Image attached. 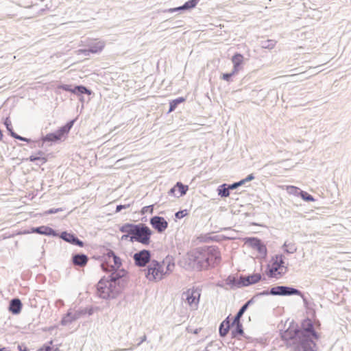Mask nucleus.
Listing matches in <instances>:
<instances>
[{
    "label": "nucleus",
    "instance_id": "obj_1",
    "mask_svg": "<svg viewBox=\"0 0 351 351\" xmlns=\"http://www.w3.org/2000/svg\"><path fill=\"white\" fill-rule=\"evenodd\" d=\"M184 261L186 269L201 271L218 264L221 261V254L215 246L198 247L188 252Z\"/></svg>",
    "mask_w": 351,
    "mask_h": 351
},
{
    "label": "nucleus",
    "instance_id": "obj_2",
    "mask_svg": "<svg viewBox=\"0 0 351 351\" xmlns=\"http://www.w3.org/2000/svg\"><path fill=\"white\" fill-rule=\"evenodd\" d=\"M119 231L131 234V242L136 241L145 245H148L151 242L152 231L145 223H125L119 227Z\"/></svg>",
    "mask_w": 351,
    "mask_h": 351
},
{
    "label": "nucleus",
    "instance_id": "obj_3",
    "mask_svg": "<svg viewBox=\"0 0 351 351\" xmlns=\"http://www.w3.org/2000/svg\"><path fill=\"white\" fill-rule=\"evenodd\" d=\"M120 293V287H114L108 280L104 278L100 279L97 285V294L102 299H114L117 298Z\"/></svg>",
    "mask_w": 351,
    "mask_h": 351
},
{
    "label": "nucleus",
    "instance_id": "obj_4",
    "mask_svg": "<svg viewBox=\"0 0 351 351\" xmlns=\"http://www.w3.org/2000/svg\"><path fill=\"white\" fill-rule=\"evenodd\" d=\"M318 339L299 334L292 346L293 351H317L315 341Z\"/></svg>",
    "mask_w": 351,
    "mask_h": 351
},
{
    "label": "nucleus",
    "instance_id": "obj_5",
    "mask_svg": "<svg viewBox=\"0 0 351 351\" xmlns=\"http://www.w3.org/2000/svg\"><path fill=\"white\" fill-rule=\"evenodd\" d=\"M165 275L163 265L156 260H152L145 270V276L149 281L160 280Z\"/></svg>",
    "mask_w": 351,
    "mask_h": 351
},
{
    "label": "nucleus",
    "instance_id": "obj_6",
    "mask_svg": "<svg viewBox=\"0 0 351 351\" xmlns=\"http://www.w3.org/2000/svg\"><path fill=\"white\" fill-rule=\"evenodd\" d=\"M284 256L282 254H277L272 257L271 267L269 269L267 275L270 278H275L278 274L282 276L287 271V267H285Z\"/></svg>",
    "mask_w": 351,
    "mask_h": 351
},
{
    "label": "nucleus",
    "instance_id": "obj_7",
    "mask_svg": "<svg viewBox=\"0 0 351 351\" xmlns=\"http://www.w3.org/2000/svg\"><path fill=\"white\" fill-rule=\"evenodd\" d=\"M75 121V119L70 120L64 125L60 128L56 132L46 134L43 138V141L44 142H57L60 141L64 135L69 132Z\"/></svg>",
    "mask_w": 351,
    "mask_h": 351
},
{
    "label": "nucleus",
    "instance_id": "obj_8",
    "mask_svg": "<svg viewBox=\"0 0 351 351\" xmlns=\"http://www.w3.org/2000/svg\"><path fill=\"white\" fill-rule=\"evenodd\" d=\"M126 274L127 271L125 269H116L115 271L110 274L107 280H108V281L114 286V287H120L121 291L126 283Z\"/></svg>",
    "mask_w": 351,
    "mask_h": 351
},
{
    "label": "nucleus",
    "instance_id": "obj_9",
    "mask_svg": "<svg viewBox=\"0 0 351 351\" xmlns=\"http://www.w3.org/2000/svg\"><path fill=\"white\" fill-rule=\"evenodd\" d=\"M298 332L300 335H304L307 337H313L314 339H319V335L314 328V324L312 320L309 318H306L302 320L301 326L298 327Z\"/></svg>",
    "mask_w": 351,
    "mask_h": 351
},
{
    "label": "nucleus",
    "instance_id": "obj_10",
    "mask_svg": "<svg viewBox=\"0 0 351 351\" xmlns=\"http://www.w3.org/2000/svg\"><path fill=\"white\" fill-rule=\"evenodd\" d=\"M202 289L199 287L189 289L182 293V298L184 299L189 305L197 306L199 302Z\"/></svg>",
    "mask_w": 351,
    "mask_h": 351
},
{
    "label": "nucleus",
    "instance_id": "obj_11",
    "mask_svg": "<svg viewBox=\"0 0 351 351\" xmlns=\"http://www.w3.org/2000/svg\"><path fill=\"white\" fill-rule=\"evenodd\" d=\"M272 295L289 296L300 295L301 291L292 287L279 285L271 288Z\"/></svg>",
    "mask_w": 351,
    "mask_h": 351
},
{
    "label": "nucleus",
    "instance_id": "obj_12",
    "mask_svg": "<svg viewBox=\"0 0 351 351\" xmlns=\"http://www.w3.org/2000/svg\"><path fill=\"white\" fill-rule=\"evenodd\" d=\"M298 335V325L294 326L293 324L287 330L280 332L282 339L287 341V344L291 346H293Z\"/></svg>",
    "mask_w": 351,
    "mask_h": 351
},
{
    "label": "nucleus",
    "instance_id": "obj_13",
    "mask_svg": "<svg viewBox=\"0 0 351 351\" xmlns=\"http://www.w3.org/2000/svg\"><path fill=\"white\" fill-rule=\"evenodd\" d=\"M151 252L148 250H142L133 255L135 265L141 267H145L147 264L150 263L152 261L151 260Z\"/></svg>",
    "mask_w": 351,
    "mask_h": 351
},
{
    "label": "nucleus",
    "instance_id": "obj_14",
    "mask_svg": "<svg viewBox=\"0 0 351 351\" xmlns=\"http://www.w3.org/2000/svg\"><path fill=\"white\" fill-rule=\"evenodd\" d=\"M245 243L256 250L260 254L267 255V247L261 239L256 237H247L245 239Z\"/></svg>",
    "mask_w": 351,
    "mask_h": 351
},
{
    "label": "nucleus",
    "instance_id": "obj_15",
    "mask_svg": "<svg viewBox=\"0 0 351 351\" xmlns=\"http://www.w3.org/2000/svg\"><path fill=\"white\" fill-rule=\"evenodd\" d=\"M149 223L158 232H163L168 227V222L160 216H154L150 218Z\"/></svg>",
    "mask_w": 351,
    "mask_h": 351
},
{
    "label": "nucleus",
    "instance_id": "obj_16",
    "mask_svg": "<svg viewBox=\"0 0 351 351\" xmlns=\"http://www.w3.org/2000/svg\"><path fill=\"white\" fill-rule=\"evenodd\" d=\"M59 237L63 241L70 244L77 245L81 247H83L84 246V243L82 240L79 239L73 233L63 231L61 232Z\"/></svg>",
    "mask_w": 351,
    "mask_h": 351
},
{
    "label": "nucleus",
    "instance_id": "obj_17",
    "mask_svg": "<svg viewBox=\"0 0 351 351\" xmlns=\"http://www.w3.org/2000/svg\"><path fill=\"white\" fill-rule=\"evenodd\" d=\"M105 47V42L102 40L99 41H94L93 43H90L88 45L87 49H82L80 51H82L84 55L87 56L89 55L90 53H97L103 50V49Z\"/></svg>",
    "mask_w": 351,
    "mask_h": 351
},
{
    "label": "nucleus",
    "instance_id": "obj_18",
    "mask_svg": "<svg viewBox=\"0 0 351 351\" xmlns=\"http://www.w3.org/2000/svg\"><path fill=\"white\" fill-rule=\"evenodd\" d=\"M225 281L226 284L230 286V289H232L245 287L243 282L242 275H240L239 278L234 276L230 275L227 277Z\"/></svg>",
    "mask_w": 351,
    "mask_h": 351
},
{
    "label": "nucleus",
    "instance_id": "obj_19",
    "mask_svg": "<svg viewBox=\"0 0 351 351\" xmlns=\"http://www.w3.org/2000/svg\"><path fill=\"white\" fill-rule=\"evenodd\" d=\"M32 232L37 233L39 234L46 235V236H53L58 237V234L54 230L53 228L46 226H41L39 227L32 228Z\"/></svg>",
    "mask_w": 351,
    "mask_h": 351
},
{
    "label": "nucleus",
    "instance_id": "obj_20",
    "mask_svg": "<svg viewBox=\"0 0 351 351\" xmlns=\"http://www.w3.org/2000/svg\"><path fill=\"white\" fill-rule=\"evenodd\" d=\"M23 304L20 299L13 298L10 301L8 310L13 315H18L21 313Z\"/></svg>",
    "mask_w": 351,
    "mask_h": 351
},
{
    "label": "nucleus",
    "instance_id": "obj_21",
    "mask_svg": "<svg viewBox=\"0 0 351 351\" xmlns=\"http://www.w3.org/2000/svg\"><path fill=\"white\" fill-rule=\"evenodd\" d=\"M243 282L244 287H248L258 282L261 279V275L258 273H254L251 275H242Z\"/></svg>",
    "mask_w": 351,
    "mask_h": 351
},
{
    "label": "nucleus",
    "instance_id": "obj_22",
    "mask_svg": "<svg viewBox=\"0 0 351 351\" xmlns=\"http://www.w3.org/2000/svg\"><path fill=\"white\" fill-rule=\"evenodd\" d=\"M88 261V256L84 254H75L72 256V262L73 265L84 267Z\"/></svg>",
    "mask_w": 351,
    "mask_h": 351
},
{
    "label": "nucleus",
    "instance_id": "obj_23",
    "mask_svg": "<svg viewBox=\"0 0 351 351\" xmlns=\"http://www.w3.org/2000/svg\"><path fill=\"white\" fill-rule=\"evenodd\" d=\"M243 58V56L239 53H235L232 57V62L233 63V70L234 71V72L238 73L241 69Z\"/></svg>",
    "mask_w": 351,
    "mask_h": 351
},
{
    "label": "nucleus",
    "instance_id": "obj_24",
    "mask_svg": "<svg viewBox=\"0 0 351 351\" xmlns=\"http://www.w3.org/2000/svg\"><path fill=\"white\" fill-rule=\"evenodd\" d=\"M73 94L82 96L84 94L91 95L92 91L83 85H77L73 87Z\"/></svg>",
    "mask_w": 351,
    "mask_h": 351
},
{
    "label": "nucleus",
    "instance_id": "obj_25",
    "mask_svg": "<svg viewBox=\"0 0 351 351\" xmlns=\"http://www.w3.org/2000/svg\"><path fill=\"white\" fill-rule=\"evenodd\" d=\"M232 325L235 326L234 328L231 331L232 337L234 338L239 335H243L244 332L242 324L241 322L234 323L233 320L232 322Z\"/></svg>",
    "mask_w": 351,
    "mask_h": 351
},
{
    "label": "nucleus",
    "instance_id": "obj_26",
    "mask_svg": "<svg viewBox=\"0 0 351 351\" xmlns=\"http://www.w3.org/2000/svg\"><path fill=\"white\" fill-rule=\"evenodd\" d=\"M230 190L231 189L229 188V184H221L217 189L218 195L221 197H227L230 195Z\"/></svg>",
    "mask_w": 351,
    "mask_h": 351
},
{
    "label": "nucleus",
    "instance_id": "obj_27",
    "mask_svg": "<svg viewBox=\"0 0 351 351\" xmlns=\"http://www.w3.org/2000/svg\"><path fill=\"white\" fill-rule=\"evenodd\" d=\"M77 318V317L76 315H73L71 312H68L66 315L62 317L61 320V324L62 326H66L72 323Z\"/></svg>",
    "mask_w": 351,
    "mask_h": 351
},
{
    "label": "nucleus",
    "instance_id": "obj_28",
    "mask_svg": "<svg viewBox=\"0 0 351 351\" xmlns=\"http://www.w3.org/2000/svg\"><path fill=\"white\" fill-rule=\"evenodd\" d=\"M28 160L31 162H36V164L39 166L44 165L47 161V159L44 156H36L34 155L30 156Z\"/></svg>",
    "mask_w": 351,
    "mask_h": 351
},
{
    "label": "nucleus",
    "instance_id": "obj_29",
    "mask_svg": "<svg viewBox=\"0 0 351 351\" xmlns=\"http://www.w3.org/2000/svg\"><path fill=\"white\" fill-rule=\"evenodd\" d=\"M185 101V99L182 97H178L169 103V112H172L175 110V109L177 108L178 105L184 102Z\"/></svg>",
    "mask_w": 351,
    "mask_h": 351
},
{
    "label": "nucleus",
    "instance_id": "obj_30",
    "mask_svg": "<svg viewBox=\"0 0 351 351\" xmlns=\"http://www.w3.org/2000/svg\"><path fill=\"white\" fill-rule=\"evenodd\" d=\"M176 187L179 193V195L178 197H181V196L184 195L189 189V186L187 185H184L180 182H178L176 184Z\"/></svg>",
    "mask_w": 351,
    "mask_h": 351
},
{
    "label": "nucleus",
    "instance_id": "obj_31",
    "mask_svg": "<svg viewBox=\"0 0 351 351\" xmlns=\"http://www.w3.org/2000/svg\"><path fill=\"white\" fill-rule=\"evenodd\" d=\"M283 248L284 251L287 254H293L297 250L295 244L291 243H287V242L284 243Z\"/></svg>",
    "mask_w": 351,
    "mask_h": 351
},
{
    "label": "nucleus",
    "instance_id": "obj_32",
    "mask_svg": "<svg viewBox=\"0 0 351 351\" xmlns=\"http://www.w3.org/2000/svg\"><path fill=\"white\" fill-rule=\"evenodd\" d=\"M276 42L274 40H267L261 42V47L264 49H273L276 45Z\"/></svg>",
    "mask_w": 351,
    "mask_h": 351
},
{
    "label": "nucleus",
    "instance_id": "obj_33",
    "mask_svg": "<svg viewBox=\"0 0 351 351\" xmlns=\"http://www.w3.org/2000/svg\"><path fill=\"white\" fill-rule=\"evenodd\" d=\"M199 0H189L186 2H185L183 5V8L185 9V10H189L193 8H194L197 3H199Z\"/></svg>",
    "mask_w": 351,
    "mask_h": 351
},
{
    "label": "nucleus",
    "instance_id": "obj_34",
    "mask_svg": "<svg viewBox=\"0 0 351 351\" xmlns=\"http://www.w3.org/2000/svg\"><path fill=\"white\" fill-rule=\"evenodd\" d=\"M299 195L304 201L314 202L315 200V198L311 195H310L306 191H300Z\"/></svg>",
    "mask_w": 351,
    "mask_h": 351
},
{
    "label": "nucleus",
    "instance_id": "obj_35",
    "mask_svg": "<svg viewBox=\"0 0 351 351\" xmlns=\"http://www.w3.org/2000/svg\"><path fill=\"white\" fill-rule=\"evenodd\" d=\"M246 311H247V308L245 307H244L243 306H242L239 308V311L237 313V314L235 315V316L234 317V319H233L234 323L241 322L240 319Z\"/></svg>",
    "mask_w": 351,
    "mask_h": 351
},
{
    "label": "nucleus",
    "instance_id": "obj_36",
    "mask_svg": "<svg viewBox=\"0 0 351 351\" xmlns=\"http://www.w3.org/2000/svg\"><path fill=\"white\" fill-rule=\"evenodd\" d=\"M165 263H167V267H166L167 270H166V271H165V273L166 274L167 272L171 271L173 270V269L174 268L175 264H174V263H171L170 261H169L168 258H167L165 260H164L161 264L163 265Z\"/></svg>",
    "mask_w": 351,
    "mask_h": 351
},
{
    "label": "nucleus",
    "instance_id": "obj_37",
    "mask_svg": "<svg viewBox=\"0 0 351 351\" xmlns=\"http://www.w3.org/2000/svg\"><path fill=\"white\" fill-rule=\"evenodd\" d=\"M11 136L15 139H17V140H19L21 141H24V142H27V143H30L32 141V140L30 138H27L21 136L17 134L14 132H12Z\"/></svg>",
    "mask_w": 351,
    "mask_h": 351
},
{
    "label": "nucleus",
    "instance_id": "obj_38",
    "mask_svg": "<svg viewBox=\"0 0 351 351\" xmlns=\"http://www.w3.org/2000/svg\"><path fill=\"white\" fill-rule=\"evenodd\" d=\"M11 136L15 139H17V140H19L21 141H24V142H27V143H30L32 141V140L30 138H27L21 136L17 134L14 132H12Z\"/></svg>",
    "mask_w": 351,
    "mask_h": 351
},
{
    "label": "nucleus",
    "instance_id": "obj_39",
    "mask_svg": "<svg viewBox=\"0 0 351 351\" xmlns=\"http://www.w3.org/2000/svg\"><path fill=\"white\" fill-rule=\"evenodd\" d=\"M4 125H5V128H6L7 130L8 131L10 135L11 136L12 132H14V130H13V128H12L11 121H10V119L8 117H7L5 119Z\"/></svg>",
    "mask_w": 351,
    "mask_h": 351
},
{
    "label": "nucleus",
    "instance_id": "obj_40",
    "mask_svg": "<svg viewBox=\"0 0 351 351\" xmlns=\"http://www.w3.org/2000/svg\"><path fill=\"white\" fill-rule=\"evenodd\" d=\"M58 89H62L65 91L71 92L73 93V88H72V86L70 84H60L58 85L57 87Z\"/></svg>",
    "mask_w": 351,
    "mask_h": 351
},
{
    "label": "nucleus",
    "instance_id": "obj_41",
    "mask_svg": "<svg viewBox=\"0 0 351 351\" xmlns=\"http://www.w3.org/2000/svg\"><path fill=\"white\" fill-rule=\"evenodd\" d=\"M229 330H230L229 326H227V327H225V326H221L220 325L219 328V335L222 337L226 336Z\"/></svg>",
    "mask_w": 351,
    "mask_h": 351
},
{
    "label": "nucleus",
    "instance_id": "obj_42",
    "mask_svg": "<svg viewBox=\"0 0 351 351\" xmlns=\"http://www.w3.org/2000/svg\"><path fill=\"white\" fill-rule=\"evenodd\" d=\"M236 73H237V72H234V71L232 69V72L230 73H223L222 75L221 78L225 81L230 82L231 77L234 76Z\"/></svg>",
    "mask_w": 351,
    "mask_h": 351
},
{
    "label": "nucleus",
    "instance_id": "obj_43",
    "mask_svg": "<svg viewBox=\"0 0 351 351\" xmlns=\"http://www.w3.org/2000/svg\"><path fill=\"white\" fill-rule=\"evenodd\" d=\"M112 258L114 267H116V269H119L122 265L121 259L117 255L112 257Z\"/></svg>",
    "mask_w": 351,
    "mask_h": 351
},
{
    "label": "nucleus",
    "instance_id": "obj_44",
    "mask_svg": "<svg viewBox=\"0 0 351 351\" xmlns=\"http://www.w3.org/2000/svg\"><path fill=\"white\" fill-rule=\"evenodd\" d=\"M187 215V210H182L176 212L175 213V217L177 219H182L184 217H185Z\"/></svg>",
    "mask_w": 351,
    "mask_h": 351
},
{
    "label": "nucleus",
    "instance_id": "obj_45",
    "mask_svg": "<svg viewBox=\"0 0 351 351\" xmlns=\"http://www.w3.org/2000/svg\"><path fill=\"white\" fill-rule=\"evenodd\" d=\"M243 184H244L243 181L241 180L239 182H236L231 184H229V188L231 189V190H234L238 188L239 186H242Z\"/></svg>",
    "mask_w": 351,
    "mask_h": 351
},
{
    "label": "nucleus",
    "instance_id": "obj_46",
    "mask_svg": "<svg viewBox=\"0 0 351 351\" xmlns=\"http://www.w3.org/2000/svg\"><path fill=\"white\" fill-rule=\"evenodd\" d=\"M257 298V296L256 294L248 301H247L243 306L245 307L247 309L248 308L249 306L254 304L255 302V300Z\"/></svg>",
    "mask_w": 351,
    "mask_h": 351
},
{
    "label": "nucleus",
    "instance_id": "obj_47",
    "mask_svg": "<svg viewBox=\"0 0 351 351\" xmlns=\"http://www.w3.org/2000/svg\"><path fill=\"white\" fill-rule=\"evenodd\" d=\"M130 206V204L117 205L116 207V212L118 213V212H120L123 209H126V208H129Z\"/></svg>",
    "mask_w": 351,
    "mask_h": 351
},
{
    "label": "nucleus",
    "instance_id": "obj_48",
    "mask_svg": "<svg viewBox=\"0 0 351 351\" xmlns=\"http://www.w3.org/2000/svg\"><path fill=\"white\" fill-rule=\"evenodd\" d=\"M268 295H272V293H271V289L270 290H264L261 292L256 293V295L257 296V298L261 297V296Z\"/></svg>",
    "mask_w": 351,
    "mask_h": 351
},
{
    "label": "nucleus",
    "instance_id": "obj_49",
    "mask_svg": "<svg viewBox=\"0 0 351 351\" xmlns=\"http://www.w3.org/2000/svg\"><path fill=\"white\" fill-rule=\"evenodd\" d=\"M221 326H225V327H227V326H229V328H230L231 326H233V325H232V323H230V320H229V317H228L227 318H226L220 324Z\"/></svg>",
    "mask_w": 351,
    "mask_h": 351
},
{
    "label": "nucleus",
    "instance_id": "obj_50",
    "mask_svg": "<svg viewBox=\"0 0 351 351\" xmlns=\"http://www.w3.org/2000/svg\"><path fill=\"white\" fill-rule=\"evenodd\" d=\"M62 208H51L48 210H47L45 212V214H47V215H49V214H55V213H57L60 211H62Z\"/></svg>",
    "mask_w": 351,
    "mask_h": 351
},
{
    "label": "nucleus",
    "instance_id": "obj_51",
    "mask_svg": "<svg viewBox=\"0 0 351 351\" xmlns=\"http://www.w3.org/2000/svg\"><path fill=\"white\" fill-rule=\"evenodd\" d=\"M288 190L290 193H298L300 194V191H301L299 188L293 186H291L288 188Z\"/></svg>",
    "mask_w": 351,
    "mask_h": 351
},
{
    "label": "nucleus",
    "instance_id": "obj_52",
    "mask_svg": "<svg viewBox=\"0 0 351 351\" xmlns=\"http://www.w3.org/2000/svg\"><path fill=\"white\" fill-rule=\"evenodd\" d=\"M254 179V176L252 173H251V174L248 175L245 178L242 179V180L243 181V183L245 184V182L252 181Z\"/></svg>",
    "mask_w": 351,
    "mask_h": 351
},
{
    "label": "nucleus",
    "instance_id": "obj_53",
    "mask_svg": "<svg viewBox=\"0 0 351 351\" xmlns=\"http://www.w3.org/2000/svg\"><path fill=\"white\" fill-rule=\"evenodd\" d=\"M177 191V189L176 187V185L173 186L168 192L169 195L171 196H176V191Z\"/></svg>",
    "mask_w": 351,
    "mask_h": 351
},
{
    "label": "nucleus",
    "instance_id": "obj_54",
    "mask_svg": "<svg viewBox=\"0 0 351 351\" xmlns=\"http://www.w3.org/2000/svg\"><path fill=\"white\" fill-rule=\"evenodd\" d=\"M39 351H53L50 346H44L39 349Z\"/></svg>",
    "mask_w": 351,
    "mask_h": 351
},
{
    "label": "nucleus",
    "instance_id": "obj_55",
    "mask_svg": "<svg viewBox=\"0 0 351 351\" xmlns=\"http://www.w3.org/2000/svg\"><path fill=\"white\" fill-rule=\"evenodd\" d=\"M298 295L302 298L304 306H308V300H307V298L304 296V295L301 292V294Z\"/></svg>",
    "mask_w": 351,
    "mask_h": 351
},
{
    "label": "nucleus",
    "instance_id": "obj_56",
    "mask_svg": "<svg viewBox=\"0 0 351 351\" xmlns=\"http://www.w3.org/2000/svg\"><path fill=\"white\" fill-rule=\"evenodd\" d=\"M18 348L20 351H28V349L25 346H19Z\"/></svg>",
    "mask_w": 351,
    "mask_h": 351
},
{
    "label": "nucleus",
    "instance_id": "obj_57",
    "mask_svg": "<svg viewBox=\"0 0 351 351\" xmlns=\"http://www.w3.org/2000/svg\"><path fill=\"white\" fill-rule=\"evenodd\" d=\"M178 10L177 9V7H176V8H169L167 10H166L165 12L173 13L175 12H178Z\"/></svg>",
    "mask_w": 351,
    "mask_h": 351
},
{
    "label": "nucleus",
    "instance_id": "obj_58",
    "mask_svg": "<svg viewBox=\"0 0 351 351\" xmlns=\"http://www.w3.org/2000/svg\"><path fill=\"white\" fill-rule=\"evenodd\" d=\"M114 256H116V254L114 253V251L112 250H110L108 252V257H114Z\"/></svg>",
    "mask_w": 351,
    "mask_h": 351
},
{
    "label": "nucleus",
    "instance_id": "obj_59",
    "mask_svg": "<svg viewBox=\"0 0 351 351\" xmlns=\"http://www.w3.org/2000/svg\"><path fill=\"white\" fill-rule=\"evenodd\" d=\"M131 234H129L128 233H125V234H123L121 237V240H126L128 237L130 239Z\"/></svg>",
    "mask_w": 351,
    "mask_h": 351
},
{
    "label": "nucleus",
    "instance_id": "obj_60",
    "mask_svg": "<svg viewBox=\"0 0 351 351\" xmlns=\"http://www.w3.org/2000/svg\"><path fill=\"white\" fill-rule=\"evenodd\" d=\"M146 335H143L141 338V341L140 342L137 344V346H140L143 342L145 341H146Z\"/></svg>",
    "mask_w": 351,
    "mask_h": 351
},
{
    "label": "nucleus",
    "instance_id": "obj_61",
    "mask_svg": "<svg viewBox=\"0 0 351 351\" xmlns=\"http://www.w3.org/2000/svg\"><path fill=\"white\" fill-rule=\"evenodd\" d=\"M184 5H181V6H179V7H177V9L178 10V11H184L185 9L183 8Z\"/></svg>",
    "mask_w": 351,
    "mask_h": 351
},
{
    "label": "nucleus",
    "instance_id": "obj_62",
    "mask_svg": "<svg viewBox=\"0 0 351 351\" xmlns=\"http://www.w3.org/2000/svg\"><path fill=\"white\" fill-rule=\"evenodd\" d=\"M37 154L38 155V156H43L44 153L42 151H39Z\"/></svg>",
    "mask_w": 351,
    "mask_h": 351
},
{
    "label": "nucleus",
    "instance_id": "obj_63",
    "mask_svg": "<svg viewBox=\"0 0 351 351\" xmlns=\"http://www.w3.org/2000/svg\"><path fill=\"white\" fill-rule=\"evenodd\" d=\"M0 351H8V348H0Z\"/></svg>",
    "mask_w": 351,
    "mask_h": 351
},
{
    "label": "nucleus",
    "instance_id": "obj_64",
    "mask_svg": "<svg viewBox=\"0 0 351 351\" xmlns=\"http://www.w3.org/2000/svg\"><path fill=\"white\" fill-rule=\"evenodd\" d=\"M132 348H129V349H121V350H119V351H128V350H132Z\"/></svg>",
    "mask_w": 351,
    "mask_h": 351
}]
</instances>
